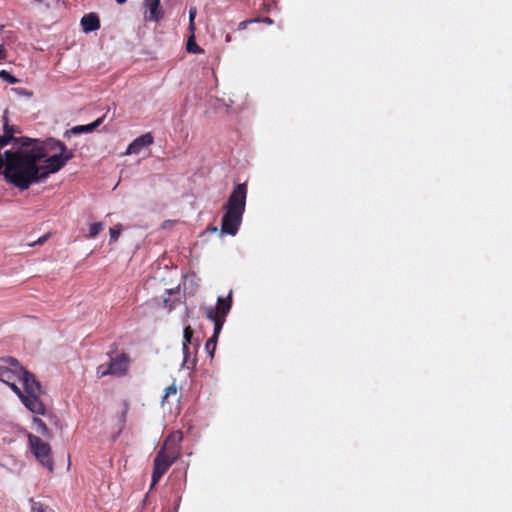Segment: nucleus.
<instances>
[{"label":"nucleus","mask_w":512,"mask_h":512,"mask_svg":"<svg viewBox=\"0 0 512 512\" xmlns=\"http://www.w3.org/2000/svg\"><path fill=\"white\" fill-rule=\"evenodd\" d=\"M81 26L84 32H92L100 28V21L96 14L89 13L82 17Z\"/></svg>","instance_id":"9"},{"label":"nucleus","mask_w":512,"mask_h":512,"mask_svg":"<svg viewBox=\"0 0 512 512\" xmlns=\"http://www.w3.org/2000/svg\"><path fill=\"white\" fill-rule=\"evenodd\" d=\"M230 308H231L230 297H228L227 299H223V298L219 297L218 303H217V308L214 311L218 312L220 317L225 319V316L228 314Z\"/></svg>","instance_id":"14"},{"label":"nucleus","mask_w":512,"mask_h":512,"mask_svg":"<svg viewBox=\"0 0 512 512\" xmlns=\"http://www.w3.org/2000/svg\"><path fill=\"white\" fill-rule=\"evenodd\" d=\"M103 121V117L101 118H98L97 120H95L93 123L91 124H88V125H78V126H75L73 127L70 132L72 134H80V133H90L92 132L94 129H96Z\"/></svg>","instance_id":"13"},{"label":"nucleus","mask_w":512,"mask_h":512,"mask_svg":"<svg viewBox=\"0 0 512 512\" xmlns=\"http://www.w3.org/2000/svg\"><path fill=\"white\" fill-rule=\"evenodd\" d=\"M211 231L216 232L217 231V227L211 228Z\"/></svg>","instance_id":"29"},{"label":"nucleus","mask_w":512,"mask_h":512,"mask_svg":"<svg viewBox=\"0 0 512 512\" xmlns=\"http://www.w3.org/2000/svg\"><path fill=\"white\" fill-rule=\"evenodd\" d=\"M129 359L126 355L122 354L114 359H111L108 365H100L97 368L99 377L107 375L124 376L127 372Z\"/></svg>","instance_id":"6"},{"label":"nucleus","mask_w":512,"mask_h":512,"mask_svg":"<svg viewBox=\"0 0 512 512\" xmlns=\"http://www.w3.org/2000/svg\"><path fill=\"white\" fill-rule=\"evenodd\" d=\"M178 458V451L171 450L170 453L160 450L154 459L151 488H153L161 477L167 472L170 466Z\"/></svg>","instance_id":"5"},{"label":"nucleus","mask_w":512,"mask_h":512,"mask_svg":"<svg viewBox=\"0 0 512 512\" xmlns=\"http://www.w3.org/2000/svg\"><path fill=\"white\" fill-rule=\"evenodd\" d=\"M33 425L35 426V429L40 434L51 437V432L49 428L46 426V424L38 417H33L32 419Z\"/></svg>","instance_id":"15"},{"label":"nucleus","mask_w":512,"mask_h":512,"mask_svg":"<svg viewBox=\"0 0 512 512\" xmlns=\"http://www.w3.org/2000/svg\"><path fill=\"white\" fill-rule=\"evenodd\" d=\"M0 77L11 84L18 82V80L6 70L0 71Z\"/></svg>","instance_id":"24"},{"label":"nucleus","mask_w":512,"mask_h":512,"mask_svg":"<svg viewBox=\"0 0 512 512\" xmlns=\"http://www.w3.org/2000/svg\"><path fill=\"white\" fill-rule=\"evenodd\" d=\"M21 149L5 151L6 170L4 177L19 189H28L32 183L44 180L49 174L58 172L73 158V152L64 143L50 138L40 142L21 138Z\"/></svg>","instance_id":"1"},{"label":"nucleus","mask_w":512,"mask_h":512,"mask_svg":"<svg viewBox=\"0 0 512 512\" xmlns=\"http://www.w3.org/2000/svg\"><path fill=\"white\" fill-rule=\"evenodd\" d=\"M255 20H245L240 23L241 28H245L248 23L254 22Z\"/></svg>","instance_id":"25"},{"label":"nucleus","mask_w":512,"mask_h":512,"mask_svg":"<svg viewBox=\"0 0 512 512\" xmlns=\"http://www.w3.org/2000/svg\"><path fill=\"white\" fill-rule=\"evenodd\" d=\"M177 394V387H176V384L175 383H172L171 385H169L166 389H165V394L162 398V404L165 403V401L167 400V398L171 395H176Z\"/></svg>","instance_id":"22"},{"label":"nucleus","mask_w":512,"mask_h":512,"mask_svg":"<svg viewBox=\"0 0 512 512\" xmlns=\"http://www.w3.org/2000/svg\"><path fill=\"white\" fill-rule=\"evenodd\" d=\"M261 21L266 23V24H268V25H271L273 23V20L271 18H268V17L262 19Z\"/></svg>","instance_id":"26"},{"label":"nucleus","mask_w":512,"mask_h":512,"mask_svg":"<svg viewBox=\"0 0 512 512\" xmlns=\"http://www.w3.org/2000/svg\"><path fill=\"white\" fill-rule=\"evenodd\" d=\"M127 0H116V2L120 5L124 4Z\"/></svg>","instance_id":"28"},{"label":"nucleus","mask_w":512,"mask_h":512,"mask_svg":"<svg viewBox=\"0 0 512 512\" xmlns=\"http://www.w3.org/2000/svg\"><path fill=\"white\" fill-rule=\"evenodd\" d=\"M31 512H53L48 506L34 500H30Z\"/></svg>","instance_id":"18"},{"label":"nucleus","mask_w":512,"mask_h":512,"mask_svg":"<svg viewBox=\"0 0 512 512\" xmlns=\"http://www.w3.org/2000/svg\"><path fill=\"white\" fill-rule=\"evenodd\" d=\"M0 381L7 384L32 413L44 415L46 407L40 399L43 391L32 374L25 371L17 360L8 358L0 362Z\"/></svg>","instance_id":"2"},{"label":"nucleus","mask_w":512,"mask_h":512,"mask_svg":"<svg viewBox=\"0 0 512 512\" xmlns=\"http://www.w3.org/2000/svg\"><path fill=\"white\" fill-rule=\"evenodd\" d=\"M14 133H16L14 126H9L8 123H5L4 134L0 136V138L7 137L5 146L8 145L11 141H18V139L14 138Z\"/></svg>","instance_id":"16"},{"label":"nucleus","mask_w":512,"mask_h":512,"mask_svg":"<svg viewBox=\"0 0 512 512\" xmlns=\"http://www.w3.org/2000/svg\"><path fill=\"white\" fill-rule=\"evenodd\" d=\"M186 49L188 52H193V53L202 52V49L200 48V46L195 42L194 33H191V35L187 41Z\"/></svg>","instance_id":"17"},{"label":"nucleus","mask_w":512,"mask_h":512,"mask_svg":"<svg viewBox=\"0 0 512 512\" xmlns=\"http://www.w3.org/2000/svg\"><path fill=\"white\" fill-rule=\"evenodd\" d=\"M216 341H217V339H216V338L211 337V338L206 342L205 348H206L207 352H208L211 356H213V354H214V351H215V348H216Z\"/></svg>","instance_id":"23"},{"label":"nucleus","mask_w":512,"mask_h":512,"mask_svg":"<svg viewBox=\"0 0 512 512\" xmlns=\"http://www.w3.org/2000/svg\"><path fill=\"white\" fill-rule=\"evenodd\" d=\"M4 50L0 48V61L4 58Z\"/></svg>","instance_id":"27"},{"label":"nucleus","mask_w":512,"mask_h":512,"mask_svg":"<svg viewBox=\"0 0 512 512\" xmlns=\"http://www.w3.org/2000/svg\"><path fill=\"white\" fill-rule=\"evenodd\" d=\"M192 337H193V329L190 325L185 326L183 331V343H182V350L184 354V360L182 363V366H185V364L188 361L190 350L188 348V345L192 344Z\"/></svg>","instance_id":"12"},{"label":"nucleus","mask_w":512,"mask_h":512,"mask_svg":"<svg viewBox=\"0 0 512 512\" xmlns=\"http://www.w3.org/2000/svg\"><path fill=\"white\" fill-rule=\"evenodd\" d=\"M121 230H122L121 225H116V226L110 228V230H109V233H110L109 243L110 244L115 243L119 239Z\"/></svg>","instance_id":"20"},{"label":"nucleus","mask_w":512,"mask_h":512,"mask_svg":"<svg viewBox=\"0 0 512 512\" xmlns=\"http://www.w3.org/2000/svg\"><path fill=\"white\" fill-rule=\"evenodd\" d=\"M181 440H182V433L179 431H175L167 437L161 450H164L167 453H170L171 450H175V451L179 452V444H180Z\"/></svg>","instance_id":"11"},{"label":"nucleus","mask_w":512,"mask_h":512,"mask_svg":"<svg viewBox=\"0 0 512 512\" xmlns=\"http://www.w3.org/2000/svg\"><path fill=\"white\" fill-rule=\"evenodd\" d=\"M196 15H197L196 7H191L189 9V31H190V33L195 32L194 20H195Z\"/></svg>","instance_id":"21"},{"label":"nucleus","mask_w":512,"mask_h":512,"mask_svg":"<svg viewBox=\"0 0 512 512\" xmlns=\"http://www.w3.org/2000/svg\"><path fill=\"white\" fill-rule=\"evenodd\" d=\"M29 447L32 454L39 461V463L46 467L50 472L53 471V460L51 457V447L48 443L44 442L41 438L31 433L27 435Z\"/></svg>","instance_id":"4"},{"label":"nucleus","mask_w":512,"mask_h":512,"mask_svg":"<svg viewBox=\"0 0 512 512\" xmlns=\"http://www.w3.org/2000/svg\"><path fill=\"white\" fill-rule=\"evenodd\" d=\"M247 185L238 184L230 194L224 205V215L221 223V232L235 236L242 222L246 206Z\"/></svg>","instance_id":"3"},{"label":"nucleus","mask_w":512,"mask_h":512,"mask_svg":"<svg viewBox=\"0 0 512 512\" xmlns=\"http://www.w3.org/2000/svg\"><path fill=\"white\" fill-rule=\"evenodd\" d=\"M153 143V137L150 133H146L136 138L132 143L129 144L125 154H139L145 147L150 146Z\"/></svg>","instance_id":"7"},{"label":"nucleus","mask_w":512,"mask_h":512,"mask_svg":"<svg viewBox=\"0 0 512 512\" xmlns=\"http://www.w3.org/2000/svg\"><path fill=\"white\" fill-rule=\"evenodd\" d=\"M205 313L207 318L214 323V333L212 337L217 339L225 319L220 317L219 313L215 312L214 309L211 307L206 308Z\"/></svg>","instance_id":"10"},{"label":"nucleus","mask_w":512,"mask_h":512,"mask_svg":"<svg viewBox=\"0 0 512 512\" xmlns=\"http://www.w3.org/2000/svg\"><path fill=\"white\" fill-rule=\"evenodd\" d=\"M104 228L102 222L93 223L89 228L88 238H95Z\"/></svg>","instance_id":"19"},{"label":"nucleus","mask_w":512,"mask_h":512,"mask_svg":"<svg viewBox=\"0 0 512 512\" xmlns=\"http://www.w3.org/2000/svg\"><path fill=\"white\" fill-rule=\"evenodd\" d=\"M144 3L148 11L147 20L158 21L162 18L163 13L160 9V0H145Z\"/></svg>","instance_id":"8"}]
</instances>
